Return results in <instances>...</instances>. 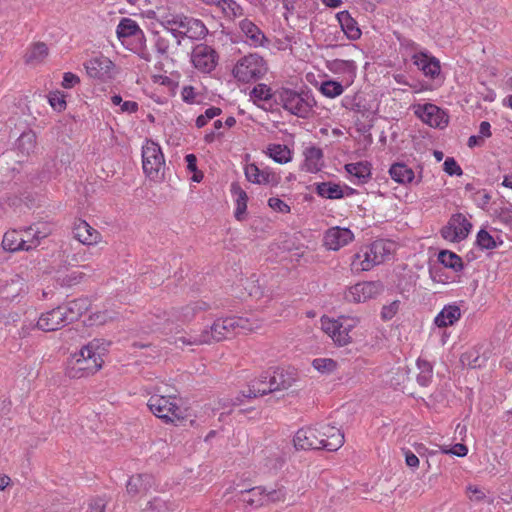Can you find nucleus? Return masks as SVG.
<instances>
[{"label": "nucleus", "instance_id": "nucleus-15", "mask_svg": "<svg viewBox=\"0 0 512 512\" xmlns=\"http://www.w3.org/2000/svg\"><path fill=\"white\" fill-rule=\"evenodd\" d=\"M353 239L354 234L349 228L335 226L325 232L323 242L328 250L338 251L351 243Z\"/></svg>", "mask_w": 512, "mask_h": 512}, {"label": "nucleus", "instance_id": "nucleus-34", "mask_svg": "<svg viewBox=\"0 0 512 512\" xmlns=\"http://www.w3.org/2000/svg\"><path fill=\"white\" fill-rule=\"evenodd\" d=\"M304 168L307 172L316 173L321 170L323 165V151L322 149L312 146L305 150Z\"/></svg>", "mask_w": 512, "mask_h": 512}, {"label": "nucleus", "instance_id": "nucleus-55", "mask_svg": "<svg viewBox=\"0 0 512 512\" xmlns=\"http://www.w3.org/2000/svg\"><path fill=\"white\" fill-rule=\"evenodd\" d=\"M48 102L50 106L58 112L66 109L65 95L60 91L51 92L48 95Z\"/></svg>", "mask_w": 512, "mask_h": 512}, {"label": "nucleus", "instance_id": "nucleus-60", "mask_svg": "<svg viewBox=\"0 0 512 512\" xmlns=\"http://www.w3.org/2000/svg\"><path fill=\"white\" fill-rule=\"evenodd\" d=\"M107 500L104 497L97 496L88 503L86 512H105Z\"/></svg>", "mask_w": 512, "mask_h": 512}, {"label": "nucleus", "instance_id": "nucleus-23", "mask_svg": "<svg viewBox=\"0 0 512 512\" xmlns=\"http://www.w3.org/2000/svg\"><path fill=\"white\" fill-rule=\"evenodd\" d=\"M389 175L395 182L401 185L411 184L414 180H416V184H418L422 179L421 175L416 178L413 169L403 162L392 164L389 169Z\"/></svg>", "mask_w": 512, "mask_h": 512}, {"label": "nucleus", "instance_id": "nucleus-59", "mask_svg": "<svg viewBox=\"0 0 512 512\" xmlns=\"http://www.w3.org/2000/svg\"><path fill=\"white\" fill-rule=\"evenodd\" d=\"M400 43V48L405 51L408 55H413L416 53H420L419 45L415 43L413 40L408 38H398Z\"/></svg>", "mask_w": 512, "mask_h": 512}, {"label": "nucleus", "instance_id": "nucleus-6", "mask_svg": "<svg viewBox=\"0 0 512 512\" xmlns=\"http://www.w3.org/2000/svg\"><path fill=\"white\" fill-rule=\"evenodd\" d=\"M237 329L252 331L253 326L247 319L241 317L219 318L211 325L210 329L203 330L207 334L208 343L212 341H221L235 333Z\"/></svg>", "mask_w": 512, "mask_h": 512}, {"label": "nucleus", "instance_id": "nucleus-22", "mask_svg": "<svg viewBox=\"0 0 512 512\" xmlns=\"http://www.w3.org/2000/svg\"><path fill=\"white\" fill-rule=\"evenodd\" d=\"M117 37L125 39L133 37L141 46L145 45V35L137 22L131 18H122L116 29Z\"/></svg>", "mask_w": 512, "mask_h": 512}, {"label": "nucleus", "instance_id": "nucleus-53", "mask_svg": "<svg viewBox=\"0 0 512 512\" xmlns=\"http://www.w3.org/2000/svg\"><path fill=\"white\" fill-rule=\"evenodd\" d=\"M344 317H341L339 319H330L329 317L323 316L321 318V326L322 330L329 336L332 337L335 336L336 329L341 328V323L343 322Z\"/></svg>", "mask_w": 512, "mask_h": 512}, {"label": "nucleus", "instance_id": "nucleus-58", "mask_svg": "<svg viewBox=\"0 0 512 512\" xmlns=\"http://www.w3.org/2000/svg\"><path fill=\"white\" fill-rule=\"evenodd\" d=\"M400 301L394 300L388 305H384L381 310V318L384 321L391 320L399 311Z\"/></svg>", "mask_w": 512, "mask_h": 512}, {"label": "nucleus", "instance_id": "nucleus-2", "mask_svg": "<svg viewBox=\"0 0 512 512\" xmlns=\"http://www.w3.org/2000/svg\"><path fill=\"white\" fill-rule=\"evenodd\" d=\"M393 249V242L384 239L375 240L370 245L361 247L360 250L353 255L351 270L356 273L369 271L389 258Z\"/></svg>", "mask_w": 512, "mask_h": 512}, {"label": "nucleus", "instance_id": "nucleus-56", "mask_svg": "<svg viewBox=\"0 0 512 512\" xmlns=\"http://www.w3.org/2000/svg\"><path fill=\"white\" fill-rule=\"evenodd\" d=\"M169 507L167 502L161 497H154L147 504L144 512H168Z\"/></svg>", "mask_w": 512, "mask_h": 512}, {"label": "nucleus", "instance_id": "nucleus-50", "mask_svg": "<svg viewBox=\"0 0 512 512\" xmlns=\"http://www.w3.org/2000/svg\"><path fill=\"white\" fill-rule=\"evenodd\" d=\"M462 362L475 369L482 367L486 362V358L482 357L477 349H472L462 355Z\"/></svg>", "mask_w": 512, "mask_h": 512}, {"label": "nucleus", "instance_id": "nucleus-30", "mask_svg": "<svg viewBox=\"0 0 512 512\" xmlns=\"http://www.w3.org/2000/svg\"><path fill=\"white\" fill-rule=\"evenodd\" d=\"M250 97L258 107H261L265 110H268V108L260 105L259 102L269 103L270 108L272 107V102L276 104V91L273 92L271 87L264 83L257 84L251 90Z\"/></svg>", "mask_w": 512, "mask_h": 512}, {"label": "nucleus", "instance_id": "nucleus-27", "mask_svg": "<svg viewBox=\"0 0 512 512\" xmlns=\"http://www.w3.org/2000/svg\"><path fill=\"white\" fill-rule=\"evenodd\" d=\"M326 67L334 74L345 75L349 79V84L356 77L357 65L353 60L333 59L327 61Z\"/></svg>", "mask_w": 512, "mask_h": 512}, {"label": "nucleus", "instance_id": "nucleus-18", "mask_svg": "<svg viewBox=\"0 0 512 512\" xmlns=\"http://www.w3.org/2000/svg\"><path fill=\"white\" fill-rule=\"evenodd\" d=\"M89 306L90 302L87 298H78L63 303L58 307L61 310V314H63L64 322L68 325L77 321L86 311H88Z\"/></svg>", "mask_w": 512, "mask_h": 512}, {"label": "nucleus", "instance_id": "nucleus-20", "mask_svg": "<svg viewBox=\"0 0 512 512\" xmlns=\"http://www.w3.org/2000/svg\"><path fill=\"white\" fill-rule=\"evenodd\" d=\"M294 446L296 449L301 450H314L321 449L318 432L316 426L299 429L293 439Z\"/></svg>", "mask_w": 512, "mask_h": 512}, {"label": "nucleus", "instance_id": "nucleus-42", "mask_svg": "<svg viewBox=\"0 0 512 512\" xmlns=\"http://www.w3.org/2000/svg\"><path fill=\"white\" fill-rule=\"evenodd\" d=\"M475 243L481 250H492L502 245L503 241L501 239L497 241L487 230L480 229Z\"/></svg>", "mask_w": 512, "mask_h": 512}, {"label": "nucleus", "instance_id": "nucleus-9", "mask_svg": "<svg viewBox=\"0 0 512 512\" xmlns=\"http://www.w3.org/2000/svg\"><path fill=\"white\" fill-rule=\"evenodd\" d=\"M218 60L216 50L206 44L196 45L191 53L192 64L201 73L209 74L215 70Z\"/></svg>", "mask_w": 512, "mask_h": 512}, {"label": "nucleus", "instance_id": "nucleus-12", "mask_svg": "<svg viewBox=\"0 0 512 512\" xmlns=\"http://www.w3.org/2000/svg\"><path fill=\"white\" fill-rule=\"evenodd\" d=\"M318 432L320 448L329 452L340 449L344 444V434L341 430L330 424H319L316 426Z\"/></svg>", "mask_w": 512, "mask_h": 512}, {"label": "nucleus", "instance_id": "nucleus-14", "mask_svg": "<svg viewBox=\"0 0 512 512\" xmlns=\"http://www.w3.org/2000/svg\"><path fill=\"white\" fill-rule=\"evenodd\" d=\"M382 284L376 281L357 283L350 287L345 294L348 301L356 303L366 302L378 296L382 291Z\"/></svg>", "mask_w": 512, "mask_h": 512}, {"label": "nucleus", "instance_id": "nucleus-17", "mask_svg": "<svg viewBox=\"0 0 512 512\" xmlns=\"http://www.w3.org/2000/svg\"><path fill=\"white\" fill-rule=\"evenodd\" d=\"M156 486L155 478L148 473L132 475L126 484V491L131 497L146 495Z\"/></svg>", "mask_w": 512, "mask_h": 512}, {"label": "nucleus", "instance_id": "nucleus-45", "mask_svg": "<svg viewBox=\"0 0 512 512\" xmlns=\"http://www.w3.org/2000/svg\"><path fill=\"white\" fill-rule=\"evenodd\" d=\"M17 148L23 153V154H30L35 148L36 145V135L33 131L29 130L26 132H23L16 142Z\"/></svg>", "mask_w": 512, "mask_h": 512}, {"label": "nucleus", "instance_id": "nucleus-43", "mask_svg": "<svg viewBox=\"0 0 512 512\" xmlns=\"http://www.w3.org/2000/svg\"><path fill=\"white\" fill-rule=\"evenodd\" d=\"M450 219L456 228L459 240L465 239L472 229L471 222L462 213L453 214Z\"/></svg>", "mask_w": 512, "mask_h": 512}, {"label": "nucleus", "instance_id": "nucleus-29", "mask_svg": "<svg viewBox=\"0 0 512 512\" xmlns=\"http://www.w3.org/2000/svg\"><path fill=\"white\" fill-rule=\"evenodd\" d=\"M230 192L232 196L235 197L236 208L234 216L238 221H242L245 218L247 210L248 195L238 182L231 183Z\"/></svg>", "mask_w": 512, "mask_h": 512}, {"label": "nucleus", "instance_id": "nucleus-8", "mask_svg": "<svg viewBox=\"0 0 512 512\" xmlns=\"http://www.w3.org/2000/svg\"><path fill=\"white\" fill-rule=\"evenodd\" d=\"M102 368L100 361L94 358L91 354L89 357L86 355L84 348H81L78 353H75L68 363L66 373L70 378H82L95 374Z\"/></svg>", "mask_w": 512, "mask_h": 512}, {"label": "nucleus", "instance_id": "nucleus-40", "mask_svg": "<svg viewBox=\"0 0 512 512\" xmlns=\"http://www.w3.org/2000/svg\"><path fill=\"white\" fill-rule=\"evenodd\" d=\"M47 55V45L43 42H38L27 50L25 54V63L28 65H37L41 63Z\"/></svg>", "mask_w": 512, "mask_h": 512}, {"label": "nucleus", "instance_id": "nucleus-25", "mask_svg": "<svg viewBox=\"0 0 512 512\" xmlns=\"http://www.w3.org/2000/svg\"><path fill=\"white\" fill-rule=\"evenodd\" d=\"M336 18L340 24L341 30L344 32L349 40H358L362 32L358 26L357 21L351 16L349 11L344 10L336 14Z\"/></svg>", "mask_w": 512, "mask_h": 512}, {"label": "nucleus", "instance_id": "nucleus-51", "mask_svg": "<svg viewBox=\"0 0 512 512\" xmlns=\"http://www.w3.org/2000/svg\"><path fill=\"white\" fill-rule=\"evenodd\" d=\"M174 343L177 347H183L185 345H202V344H208V338H207V334H203V332H202L201 334L195 335V336L177 337V338H175Z\"/></svg>", "mask_w": 512, "mask_h": 512}, {"label": "nucleus", "instance_id": "nucleus-3", "mask_svg": "<svg viewBox=\"0 0 512 512\" xmlns=\"http://www.w3.org/2000/svg\"><path fill=\"white\" fill-rule=\"evenodd\" d=\"M316 101L310 91H296L282 87L276 90V105L299 118H307Z\"/></svg>", "mask_w": 512, "mask_h": 512}, {"label": "nucleus", "instance_id": "nucleus-1", "mask_svg": "<svg viewBox=\"0 0 512 512\" xmlns=\"http://www.w3.org/2000/svg\"><path fill=\"white\" fill-rule=\"evenodd\" d=\"M156 20L174 38L176 46H180L185 38L201 40L208 33L203 21L184 14L162 11L156 15Z\"/></svg>", "mask_w": 512, "mask_h": 512}, {"label": "nucleus", "instance_id": "nucleus-7", "mask_svg": "<svg viewBox=\"0 0 512 512\" xmlns=\"http://www.w3.org/2000/svg\"><path fill=\"white\" fill-rule=\"evenodd\" d=\"M147 406L149 410L165 423H174L184 419L181 409L171 396L152 395Z\"/></svg>", "mask_w": 512, "mask_h": 512}, {"label": "nucleus", "instance_id": "nucleus-54", "mask_svg": "<svg viewBox=\"0 0 512 512\" xmlns=\"http://www.w3.org/2000/svg\"><path fill=\"white\" fill-rule=\"evenodd\" d=\"M495 215L501 224L512 230V205L497 208Z\"/></svg>", "mask_w": 512, "mask_h": 512}, {"label": "nucleus", "instance_id": "nucleus-33", "mask_svg": "<svg viewBox=\"0 0 512 512\" xmlns=\"http://www.w3.org/2000/svg\"><path fill=\"white\" fill-rule=\"evenodd\" d=\"M209 309V305L204 301L190 303L176 311V320L186 323L192 321L195 316L202 311Z\"/></svg>", "mask_w": 512, "mask_h": 512}, {"label": "nucleus", "instance_id": "nucleus-32", "mask_svg": "<svg viewBox=\"0 0 512 512\" xmlns=\"http://www.w3.org/2000/svg\"><path fill=\"white\" fill-rule=\"evenodd\" d=\"M345 170L356 179L353 181L356 185L365 184L371 179V164L368 162L348 163Z\"/></svg>", "mask_w": 512, "mask_h": 512}, {"label": "nucleus", "instance_id": "nucleus-64", "mask_svg": "<svg viewBox=\"0 0 512 512\" xmlns=\"http://www.w3.org/2000/svg\"><path fill=\"white\" fill-rule=\"evenodd\" d=\"M442 453L444 454H452L458 457H464L468 453V448L466 445L462 443L455 444L451 449L441 448Z\"/></svg>", "mask_w": 512, "mask_h": 512}, {"label": "nucleus", "instance_id": "nucleus-62", "mask_svg": "<svg viewBox=\"0 0 512 512\" xmlns=\"http://www.w3.org/2000/svg\"><path fill=\"white\" fill-rule=\"evenodd\" d=\"M456 228L453 226L451 219L448 224L441 229V235L445 240L450 242H459Z\"/></svg>", "mask_w": 512, "mask_h": 512}, {"label": "nucleus", "instance_id": "nucleus-57", "mask_svg": "<svg viewBox=\"0 0 512 512\" xmlns=\"http://www.w3.org/2000/svg\"><path fill=\"white\" fill-rule=\"evenodd\" d=\"M443 170L450 176H461L463 170L453 157H447L443 164Z\"/></svg>", "mask_w": 512, "mask_h": 512}, {"label": "nucleus", "instance_id": "nucleus-44", "mask_svg": "<svg viewBox=\"0 0 512 512\" xmlns=\"http://www.w3.org/2000/svg\"><path fill=\"white\" fill-rule=\"evenodd\" d=\"M354 325L349 322L348 319H343L341 323V328L336 329L335 336L332 335L331 339L338 346H345L351 342V337L349 335L350 331L353 329Z\"/></svg>", "mask_w": 512, "mask_h": 512}, {"label": "nucleus", "instance_id": "nucleus-49", "mask_svg": "<svg viewBox=\"0 0 512 512\" xmlns=\"http://www.w3.org/2000/svg\"><path fill=\"white\" fill-rule=\"evenodd\" d=\"M288 490L283 486H277L275 489L268 490L265 488V502L268 503H278L284 502L287 498Z\"/></svg>", "mask_w": 512, "mask_h": 512}, {"label": "nucleus", "instance_id": "nucleus-52", "mask_svg": "<svg viewBox=\"0 0 512 512\" xmlns=\"http://www.w3.org/2000/svg\"><path fill=\"white\" fill-rule=\"evenodd\" d=\"M312 366L321 373H331L336 369L337 363L330 358H316L312 361Z\"/></svg>", "mask_w": 512, "mask_h": 512}, {"label": "nucleus", "instance_id": "nucleus-37", "mask_svg": "<svg viewBox=\"0 0 512 512\" xmlns=\"http://www.w3.org/2000/svg\"><path fill=\"white\" fill-rule=\"evenodd\" d=\"M315 191L318 196L326 199H341L345 196L344 190L339 184L333 182L315 183Z\"/></svg>", "mask_w": 512, "mask_h": 512}, {"label": "nucleus", "instance_id": "nucleus-36", "mask_svg": "<svg viewBox=\"0 0 512 512\" xmlns=\"http://www.w3.org/2000/svg\"><path fill=\"white\" fill-rule=\"evenodd\" d=\"M239 26L251 45L255 47L262 45L265 35L252 21L243 19Z\"/></svg>", "mask_w": 512, "mask_h": 512}, {"label": "nucleus", "instance_id": "nucleus-4", "mask_svg": "<svg viewBox=\"0 0 512 512\" xmlns=\"http://www.w3.org/2000/svg\"><path fill=\"white\" fill-rule=\"evenodd\" d=\"M142 168L145 175L154 181L164 179L165 158L160 145L147 139L142 146Z\"/></svg>", "mask_w": 512, "mask_h": 512}, {"label": "nucleus", "instance_id": "nucleus-10", "mask_svg": "<svg viewBox=\"0 0 512 512\" xmlns=\"http://www.w3.org/2000/svg\"><path fill=\"white\" fill-rule=\"evenodd\" d=\"M297 374L294 369L275 368L265 372L264 378L269 379L270 388L261 390L256 387L257 392L272 393L274 391L290 388L296 381Z\"/></svg>", "mask_w": 512, "mask_h": 512}, {"label": "nucleus", "instance_id": "nucleus-61", "mask_svg": "<svg viewBox=\"0 0 512 512\" xmlns=\"http://www.w3.org/2000/svg\"><path fill=\"white\" fill-rule=\"evenodd\" d=\"M268 206L279 213H289L291 210L290 206L286 202L277 197L269 198Z\"/></svg>", "mask_w": 512, "mask_h": 512}, {"label": "nucleus", "instance_id": "nucleus-26", "mask_svg": "<svg viewBox=\"0 0 512 512\" xmlns=\"http://www.w3.org/2000/svg\"><path fill=\"white\" fill-rule=\"evenodd\" d=\"M461 317L460 307L456 303L445 305L434 318V323L439 328L454 325Z\"/></svg>", "mask_w": 512, "mask_h": 512}, {"label": "nucleus", "instance_id": "nucleus-46", "mask_svg": "<svg viewBox=\"0 0 512 512\" xmlns=\"http://www.w3.org/2000/svg\"><path fill=\"white\" fill-rule=\"evenodd\" d=\"M320 92L327 98H336L344 92L341 82L336 80H325L319 87Z\"/></svg>", "mask_w": 512, "mask_h": 512}, {"label": "nucleus", "instance_id": "nucleus-63", "mask_svg": "<svg viewBox=\"0 0 512 512\" xmlns=\"http://www.w3.org/2000/svg\"><path fill=\"white\" fill-rule=\"evenodd\" d=\"M474 201L476 202V204L482 208V209H485V207L490 203L491 201V194L485 190V189H482V190H478L476 193H475V196H474Z\"/></svg>", "mask_w": 512, "mask_h": 512}, {"label": "nucleus", "instance_id": "nucleus-41", "mask_svg": "<svg viewBox=\"0 0 512 512\" xmlns=\"http://www.w3.org/2000/svg\"><path fill=\"white\" fill-rule=\"evenodd\" d=\"M266 153L279 164H286L292 160L291 150L283 144H269Z\"/></svg>", "mask_w": 512, "mask_h": 512}, {"label": "nucleus", "instance_id": "nucleus-31", "mask_svg": "<svg viewBox=\"0 0 512 512\" xmlns=\"http://www.w3.org/2000/svg\"><path fill=\"white\" fill-rule=\"evenodd\" d=\"M240 500L251 508H258L266 505L265 487L256 486L240 491Z\"/></svg>", "mask_w": 512, "mask_h": 512}, {"label": "nucleus", "instance_id": "nucleus-11", "mask_svg": "<svg viewBox=\"0 0 512 512\" xmlns=\"http://www.w3.org/2000/svg\"><path fill=\"white\" fill-rule=\"evenodd\" d=\"M84 67L90 78L106 82L113 78L115 65L108 57L99 55L86 61Z\"/></svg>", "mask_w": 512, "mask_h": 512}, {"label": "nucleus", "instance_id": "nucleus-38", "mask_svg": "<svg viewBox=\"0 0 512 512\" xmlns=\"http://www.w3.org/2000/svg\"><path fill=\"white\" fill-rule=\"evenodd\" d=\"M27 251L33 250L40 245L42 239L48 236V232L42 231L39 227L32 225L23 230Z\"/></svg>", "mask_w": 512, "mask_h": 512}, {"label": "nucleus", "instance_id": "nucleus-24", "mask_svg": "<svg viewBox=\"0 0 512 512\" xmlns=\"http://www.w3.org/2000/svg\"><path fill=\"white\" fill-rule=\"evenodd\" d=\"M66 325L59 307L43 313L37 321V327L46 332L58 330Z\"/></svg>", "mask_w": 512, "mask_h": 512}, {"label": "nucleus", "instance_id": "nucleus-5", "mask_svg": "<svg viewBox=\"0 0 512 512\" xmlns=\"http://www.w3.org/2000/svg\"><path fill=\"white\" fill-rule=\"evenodd\" d=\"M266 72V62L256 53L240 58L232 70L233 76L243 83L261 79Z\"/></svg>", "mask_w": 512, "mask_h": 512}, {"label": "nucleus", "instance_id": "nucleus-13", "mask_svg": "<svg viewBox=\"0 0 512 512\" xmlns=\"http://www.w3.org/2000/svg\"><path fill=\"white\" fill-rule=\"evenodd\" d=\"M415 115L425 124L434 128L442 129L448 125V116L441 108L432 103L418 105Z\"/></svg>", "mask_w": 512, "mask_h": 512}, {"label": "nucleus", "instance_id": "nucleus-39", "mask_svg": "<svg viewBox=\"0 0 512 512\" xmlns=\"http://www.w3.org/2000/svg\"><path fill=\"white\" fill-rule=\"evenodd\" d=\"M438 261L444 265V267L452 269L454 272H461L464 269L462 258L449 250L440 251Z\"/></svg>", "mask_w": 512, "mask_h": 512}, {"label": "nucleus", "instance_id": "nucleus-19", "mask_svg": "<svg viewBox=\"0 0 512 512\" xmlns=\"http://www.w3.org/2000/svg\"><path fill=\"white\" fill-rule=\"evenodd\" d=\"M412 60L413 64L416 65L426 77L434 79L440 74L441 67L439 60L429 55L427 51L413 54Z\"/></svg>", "mask_w": 512, "mask_h": 512}, {"label": "nucleus", "instance_id": "nucleus-28", "mask_svg": "<svg viewBox=\"0 0 512 512\" xmlns=\"http://www.w3.org/2000/svg\"><path fill=\"white\" fill-rule=\"evenodd\" d=\"M2 247L4 250L9 252L27 251L23 231H7L2 239Z\"/></svg>", "mask_w": 512, "mask_h": 512}, {"label": "nucleus", "instance_id": "nucleus-35", "mask_svg": "<svg viewBox=\"0 0 512 512\" xmlns=\"http://www.w3.org/2000/svg\"><path fill=\"white\" fill-rule=\"evenodd\" d=\"M110 345V341H107L103 338H95L82 348H84V351H86L87 357H89V354H91L94 358L97 359V362L100 361V364L103 365V356L108 352Z\"/></svg>", "mask_w": 512, "mask_h": 512}, {"label": "nucleus", "instance_id": "nucleus-21", "mask_svg": "<svg viewBox=\"0 0 512 512\" xmlns=\"http://www.w3.org/2000/svg\"><path fill=\"white\" fill-rule=\"evenodd\" d=\"M73 234L84 245L97 244L101 239V234L82 219H78L74 223Z\"/></svg>", "mask_w": 512, "mask_h": 512}, {"label": "nucleus", "instance_id": "nucleus-16", "mask_svg": "<svg viewBox=\"0 0 512 512\" xmlns=\"http://www.w3.org/2000/svg\"><path fill=\"white\" fill-rule=\"evenodd\" d=\"M244 174L247 181L253 184H271L276 186L280 182V177L270 169H260L255 163L246 164Z\"/></svg>", "mask_w": 512, "mask_h": 512}, {"label": "nucleus", "instance_id": "nucleus-48", "mask_svg": "<svg viewBox=\"0 0 512 512\" xmlns=\"http://www.w3.org/2000/svg\"><path fill=\"white\" fill-rule=\"evenodd\" d=\"M154 49L163 58H168L170 50V39L168 35L160 34L159 32L153 33Z\"/></svg>", "mask_w": 512, "mask_h": 512}, {"label": "nucleus", "instance_id": "nucleus-47", "mask_svg": "<svg viewBox=\"0 0 512 512\" xmlns=\"http://www.w3.org/2000/svg\"><path fill=\"white\" fill-rule=\"evenodd\" d=\"M264 375H265V372L262 373L259 378L254 379L253 381H251V383L249 385V388L247 390V393L243 392L242 393V397H244V398H255V397H258V396L266 395L267 393H262V392L255 391L256 387H254V386H258V388L261 389V390H264V389L267 390L268 388H270L269 379H265Z\"/></svg>", "mask_w": 512, "mask_h": 512}]
</instances>
